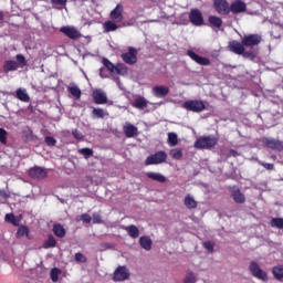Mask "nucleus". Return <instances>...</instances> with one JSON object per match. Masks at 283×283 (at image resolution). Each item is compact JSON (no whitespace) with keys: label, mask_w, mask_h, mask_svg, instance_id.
I'll use <instances>...</instances> for the list:
<instances>
[{"label":"nucleus","mask_w":283,"mask_h":283,"mask_svg":"<svg viewBox=\"0 0 283 283\" xmlns=\"http://www.w3.org/2000/svg\"><path fill=\"white\" fill-rule=\"evenodd\" d=\"M228 50L233 54H238L239 56H243V59H249L250 61H255V51H248L247 46H244L243 40L237 41L232 40L228 43Z\"/></svg>","instance_id":"f257e3e1"},{"label":"nucleus","mask_w":283,"mask_h":283,"mask_svg":"<svg viewBox=\"0 0 283 283\" xmlns=\"http://www.w3.org/2000/svg\"><path fill=\"white\" fill-rule=\"evenodd\" d=\"M243 41V45L245 48H250V50H248V52L254 51L255 52V59L258 57V53H259V46L260 43H262V35L258 34V33H250L248 35H244L242 38Z\"/></svg>","instance_id":"f03ea898"},{"label":"nucleus","mask_w":283,"mask_h":283,"mask_svg":"<svg viewBox=\"0 0 283 283\" xmlns=\"http://www.w3.org/2000/svg\"><path fill=\"white\" fill-rule=\"evenodd\" d=\"M15 60H8L3 64V72L8 74L9 72H17L18 67H25L28 65V61H25V56L23 54L15 55Z\"/></svg>","instance_id":"7ed1b4c3"},{"label":"nucleus","mask_w":283,"mask_h":283,"mask_svg":"<svg viewBox=\"0 0 283 283\" xmlns=\"http://www.w3.org/2000/svg\"><path fill=\"white\" fill-rule=\"evenodd\" d=\"M218 145V137L213 135L201 136L195 142L196 149H213Z\"/></svg>","instance_id":"20e7f679"},{"label":"nucleus","mask_w":283,"mask_h":283,"mask_svg":"<svg viewBox=\"0 0 283 283\" xmlns=\"http://www.w3.org/2000/svg\"><path fill=\"white\" fill-rule=\"evenodd\" d=\"M249 271L253 277L261 280V282H269V274L266 271L260 268V264L255 261H251L249 264Z\"/></svg>","instance_id":"39448f33"},{"label":"nucleus","mask_w":283,"mask_h":283,"mask_svg":"<svg viewBox=\"0 0 283 283\" xmlns=\"http://www.w3.org/2000/svg\"><path fill=\"white\" fill-rule=\"evenodd\" d=\"M184 109L188 112H193L195 114H200V112H205L207 109V105L202 99H189L186 101L182 105Z\"/></svg>","instance_id":"423d86ee"},{"label":"nucleus","mask_w":283,"mask_h":283,"mask_svg":"<svg viewBox=\"0 0 283 283\" xmlns=\"http://www.w3.org/2000/svg\"><path fill=\"white\" fill-rule=\"evenodd\" d=\"M163 163H167V153L164 150H159L154 155H150L146 158L145 165H163Z\"/></svg>","instance_id":"0eeeda50"},{"label":"nucleus","mask_w":283,"mask_h":283,"mask_svg":"<svg viewBox=\"0 0 283 283\" xmlns=\"http://www.w3.org/2000/svg\"><path fill=\"white\" fill-rule=\"evenodd\" d=\"M122 60L127 65H136L138 63V50L136 48H128V52L122 54Z\"/></svg>","instance_id":"6e6552de"},{"label":"nucleus","mask_w":283,"mask_h":283,"mask_svg":"<svg viewBox=\"0 0 283 283\" xmlns=\"http://www.w3.org/2000/svg\"><path fill=\"white\" fill-rule=\"evenodd\" d=\"M129 269L125 265H119L114 271L113 282H125V280H129Z\"/></svg>","instance_id":"1a4fd4ad"},{"label":"nucleus","mask_w":283,"mask_h":283,"mask_svg":"<svg viewBox=\"0 0 283 283\" xmlns=\"http://www.w3.org/2000/svg\"><path fill=\"white\" fill-rule=\"evenodd\" d=\"M29 176L33 180H45L48 178V170L41 166H35L29 169Z\"/></svg>","instance_id":"9d476101"},{"label":"nucleus","mask_w":283,"mask_h":283,"mask_svg":"<svg viewBox=\"0 0 283 283\" xmlns=\"http://www.w3.org/2000/svg\"><path fill=\"white\" fill-rule=\"evenodd\" d=\"M262 143L264 147H268V149H273V151H283V142L280 139L264 137Z\"/></svg>","instance_id":"9b49d317"},{"label":"nucleus","mask_w":283,"mask_h":283,"mask_svg":"<svg viewBox=\"0 0 283 283\" xmlns=\"http://www.w3.org/2000/svg\"><path fill=\"white\" fill-rule=\"evenodd\" d=\"M213 8L218 14L227 15L230 14L231 4L227 0H214Z\"/></svg>","instance_id":"f8f14e48"},{"label":"nucleus","mask_w":283,"mask_h":283,"mask_svg":"<svg viewBox=\"0 0 283 283\" xmlns=\"http://www.w3.org/2000/svg\"><path fill=\"white\" fill-rule=\"evenodd\" d=\"M189 19L192 25H205V18L199 9H191Z\"/></svg>","instance_id":"ddd939ff"},{"label":"nucleus","mask_w":283,"mask_h":283,"mask_svg":"<svg viewBox=\"0 0 283 283\" xmlns=\"http://www.w3.org/2000/svg\"><path fill=\"white\" fill-rule=\"evenodd\" d=\"M231 12H232V14H242V13L247 12V3L242 0H234L230 4V13Z\"/></svg>","instance_id":"4468645a"},{"label":"nucleus","mask_w":283,"mask_h":283,"mask_svg":"<svg viewBox=\"0 0 283 283\" xmlns=\"http://www.w3.org/2000/svg\"><path fill=\"white\" fill-rule=\"evenodd\" d=\"M187 56L191 59V61H195L198 65H211V60L209 57H203L198 55L193 50L187 51Z\"/></svg>","instance_id":"2eb2a0df"},{"label":"nucleus","mask_w":283,"mask_h":283,"mask_svg":"<svg viewBox=\"0 0 283 283\" xmlns=\"http://www.w3.org/2000/svg\"><path fill=\"white\" fill-rule=\"evenodd\" d=\"M60 32H62V34H65V36L72 39L73 41H76V39H81V32L73 27H62L60 29Z\"/></svg>","instance_id":"dca6fc26"},{"label":"nucleus","mask_w":283,"mask_h":283,"mask_svg":"<svg viewBox=\"0 0 283 283\" xmlns=\"http://www.w3.org/2000/svg\"><path fill=\"white\" fill-rule=\"evenodd\" d=\"M123 6L117 4L116 8H114L109 13L111 21H114V23H122L124 17H123Z\"/></svg>","instance_id":"f3484780"},{"label":"nucleus","mask_w":283,"mask_h":283,"mask_svg":"<svg viewBox=\"0 0 283 283\" xmlns=\"http://www.w3.org/2000/svg\"><path fill=\"white\" fill-rule=\"evenodd\" d=\"M231 198H233L237 205H244L247 202V197H244V193H242V191H240L238 187L232 188Z\"/></svg>","instance_id":"a211bd4d"},{"label":"nucleus","mask_w":283,"mask_h":283,"mask_svg":"<svg viewBox=\"0 0 283 283\" xmlns=\"http://www.w3.org/2000/svg\"><path fill=\"white\" fill-rule=\"evenodd\" d=\"M153 95L156 98H165L169 95V86L157 85L153 87Z\"/></svg>","instance_id":"6ab92c4d"},{"label":"nucleus","mask_w":283,"mask_h":283,"mask_svg":"<svg viewBox=\"0 0 283 283\" xmlns=\"http://www.w3.org/2000/svg\"><path fill=\"white\" fill-rule=\"evenodd\" d=\"M93 101L96 105H105L107 104V95L103 91L96 90L93 92Z\"/></svg>","instance_id":"aec40b11"},{"label":"nucleus","mask_w":283,"mask_h":283,"mask_svg":"<svg viewBox=\"0 0 283 283\" xmlns=\"http://www.w3.org/2000/svg\"><path fill=\"white\" fill-rule=\"evenodd\" d=\"M123 132H124L126 138H134V136H138V127L134 126L130 123H126L123 126Z\"/></svg>","instance_id":"412c9836"},{"label":"nucleus","mask_w":283,"mask_h":283,"mask_svg":"<svg viewBox=\"0 0 283 283\" xmlns=\"http://www.w3.org/2000/svg\"><path fill=\"white\" fill-rule=\"evenodd\" d=\"M149 105V101H147L145 97L139 96L134 99L132 103V107H135V109H147Z\"/></svg>","instance_id":"4be33fe9"},{"label":"nucleus","mask_w":283,"mask_h":283,"mask_svg":"<svg viewBox=\"0 0 283 283\" xmlns=\"http://www.w3.org/2000/svg\"><path fill=\"white\" fill-rule=\"evenodd\" d=\"M184 205L186 209H198V201L190 193L186 195Z\"/></svg>","instance_id":"5701e85b"},{"label":"nucleus","mask_w":283,"mask_h":283,"mask_svg":"<svg viewBox=\"0 0 283 283\" xmlns=\"http://www.w3.org/2000/svg\"><path fill=\"white\" fill-rule=\"evenodd\" d=\"M154 242L151 241V238L144 235L139 238V247L144 249L145 251H151V245Z\"/></svg>","instance_id":"b1692460"},{"label":"nucleus","mask_w":283,"mask_h":283,"mask_svg":"<svg viewBox=\"0 0 283 283\" xmlns=\"http://www.w3.org/2000/svg\"><path fill=\"white\" fill-rule=\"evenodd\" d=\"M118 22H114V20H107L106 22H104L103 28H104V32L109 33V32H116V30H118V28H120V25L116 24Z\"/></svg>","instance_id":"393cba45"},{"label":"nucleus","mask_w":283,"mask_h":283,"mask_svg":"<svg viewBox=\"0 0 283 283\" xmlns=\"http://www.w3.org/2000/svg\"><path fill=\"white\" fill-rule=\"evenodd\" d=\"M125 231L127 232V235H129V238H133V240H136V238L140 235V230H138V227H136L135 224L127 226L125 228Z\"/></svg>","instance_id":"a878e982"},{"label":"nucleus","mask_w":283,"mask_h":283,"mask_svg":"<svg viewBox=\"0 0 283 283\" xmlns=\"http://www.w3.org/2000/svg\"><path fill=\"white\" fill-rule=\"evenodd\" d=\"M147 178L150 180H155L156 182L165 184L167 181V177H165L160 172H146Z\"/></svg>","instance_id":"bb28decb"},{"label":"nucleus","mask_w":283,"mask_h":283,"mask_svg":"<svg viewBox=\"0 0 283 283\" xmlns=\"http://www.w3.org/2000/svg\"><path fill=\"white\" fill-rule=\"evenodd\" d=\"M208 23H210L211 28H218V30H220V28H222V18L218 15H210L208 18Z\"/></svg>","instance_id":"cd10ccee"},{"label":"nucleus","mask_w":283,"mask_h":283,"mask_svg":"<svg viewBox=\"0 0 283 283\" xmlns=\"http://www.w3.org/2000/svg\"><path fill=\"white\" fill-rule=\"evenodd\" d=\"M272 275L274 280H277V282H282L283 280V265H275L272 268Z\"/></svg>","instance_id":"c85d7f7f"},{"label":"nucleus","mask_w":283,"mask_h":283,"mask_svg":"<svg viewBox=\"0 0 283 283\" xmlns=\"http://www.w3.org/2000/svg\"><path fill=\"white\" fill-rule=\"evenodd\" d=\"M15 96L19 101H22V103H30V95H28V93L23 88H18L15 92Z\"/></svg>","instance_id":"c756f323"},{"label":"nucleus","mask_w":283,"mask_h":283,"mask_svg":"<svg viewBox=\"0 0 283 283\" xmlns=\"http://www.w3.org/2000/svg\"><path fill=\"white\" fill-rule=\"evenodd\" d=\"M53 233L56 238H65V228L61 223L53 226Z\"/></svg>","instance_id":"7c9ffc66"},{"label":"nucleus","mask_w":283,"mask_h":283,"mask_svg":"<svg viewBox=\"0 0 283 283\" xmlns=\"http://www.w3.org/2000/svg\"><path fill=\"white\" fill-rule=\"evenodd\" d=\"M91 116H92V118H105V116H107V113H105V109H103V108L94 107Z\"/></svg>","instance_id":"2f4dec72"},{"label":"nucleus","mask_w":283,"mask_h":283,"mask_svg":"<svg viewBox=\"0 0 283 283\" xmlns=\"http://www.w3.org/2000/svg\"><path fill=\"white\" fill-rule=\"evenodd\" d=\"M54 247H56V239L51 234L48 240L44 241L43 249H54Z\"/></svg>","instance_id":"473e14b6"},{"label":"nucleus","mask_w":283,"mask_h":283,"mask_svg":"<svg viewBox=\"0 0 283 283\" xmlns=\"http://www.w3.org/2000/svg\"><path fill=\"white\" fill-rule=\"evenodd\" d=\"M102 63L104 65V67H106V70H108V72H111V74H114L115 70H116V65H114V63H112L108 59L104 57L102 60Z\"/></svg>","instance_id":"72a5a7b5"},{"label":"nucleus","mask_w":283,"mask_h":283,"mask_svg":"<svg viewBox=\"0 0 283 283\" xmlns=\"http://www.w3.org/2000/svg\"><path fill=\"white\" fill-rule=\"evenodd\" d=\"M270 224L272 228L283 229V218H272Z\"/></svg>","instance_id":"f704fd0d"},{"label":"nucleus","mask_w":283,"mask_h":283,"mask_svg":"<svg viewBox=\"0 0 283 283\" xmlns=\"http://www.w3.org/2000/svg\"><path fill=\"white\" fill-rule=\"evenodd\" d=\"M168 145L170 147H176V145H178V135L176 133L168 134Z\"/></svg>","instance_id":"c9c22d12"},{"label":"nucleus","mask_w":283,"mask_h":283,"mask_svg":"<svg viewBox=\"0 0 283 283\" xmlns=\"http://www.w3.org/2000/svg\"><path fill=\"white\" fill-rule=\"evenodd\" d=\"M78 154L84 156V158L87 160L88 158H92V156H94V150L92 148H81L78 149Z\"/></svg>","instance_id":"e433bc0d"},{"label":"nucleus","mask_w":283,"mask_h":283,"mask_svg":"<svg viewBox=\"0 0 283 283\" xmlns=\"http://www.w3.org/2000/svg\"><path fill=\"white\" fill-rule=\"evenodd\" d=\"M170 156L174 160H182V150L180 148L171 149Z\"/></svg>","instance_id":"4c0bfd02"},{"label":"nucleus","mask_w":283,"mask_h":283,"mask_svg":"<svg viewBox=\"0 0 283 283\" xmlns=\"http://www.w3.org/2000/svg\"><path fill=\"white\" fill-rule=\"evenodd\" d=\"M30 229L27 226H20L17 231V238H23V235H29Z\"/></svg>","instance_id":"58836bf2"},{"label":"nucleus","mask_w":283,"mask_h":283,"mask_svg":"<svg viewBox=\"0 0 283 283\" xmlns=\"http://www.w3.org/2000/svg\"><path fill=\"white\" fill-rule=\"evenodd\" d=\"M6 222H10L14 227H19V222L17 221V217L13 213H7L4 217Z\"/></svg>","instance_id":"ea45409f"},{"label":"nucleus","mask_w":283,"mask_h":283,"mask_svg":"<svg viewBox=\"0 0 283 283\" xmlns=\"http://www.w3.org/2000/svg\"><path fill=\"white\" fill-rule=\"evenodd\" d=\"M0 143L1 145H8V130L0 128Z\"/></svg>","instance_id":"a19ab883"},{"label":"nucleus","mask_w":283,"mask_h":283,"mask_svg":"<svg viewBox=\"0 0 283 283\" xmlns=\"http://www.w3.org/2000/svg\"><path fill=\"white\" fill-rule=\"evenodd\" d=\"M69 92L72 94V96H74V98H81V88H78V86L69 87Z\"/></svg>","instance_id":"79ce46f5"},{"label":"nucleus","mask_w":283,"mask_h":283,"mask_svg":"<svg viewBox=\"0 0 283 283\" xmlns=\"http://www.w3.org/2000/svg\"><path fill=\"white\" fill-rule=\"evenodd\" d=\"M61 274V270L57 268H53L51 270V280L52 282H59V275Z\"/></svg>","instance_id":"37998d69"},{"label":"nucleus","mask_w":283,"mask_h":283,"mask_svg":"<svg viewBox=\"0 0 283 283\" xmlns=\"http://www.w3.org/2000/svg\"><path fill=\"white\" fill-rule=\"evenodd\" d=\"M115 72L116 74H120V75L127 74V66H125V64H117L115 66Z\"/></svg>","instance_id":"c03bdc74"},{"label":"nucleus","mask_w":283,"mask_h":283,"mask_svg":"<svg viewBox=\"0 0 283 283\" xmlns=\"http://www.w3.org/2000/svg\"><path fill=\"white\" fill-rule=\"evenodd\" d=\"M75 262H80L81 264H85L87 262V256L81 252L75 253Z\"/></svg>","instance_id":"a18cd8bd"},{"label":"nucleus","mask_w":283,"mask_h":283,"mask_svg":"<svg viewBox=\"0 0 283 283\" xmlns=\"http://www.w3.org/2000/svg\"><path fill=\"white\" fill-rule=\"evenodd\" d=\"M196 282H197L196 274H193V272H188L184 280V283H196Z\"/></svg>","instance_id":"49530a36"},{"label":"nucleus","mask_w":283,"mask_h":283,"mask_svg":"<svg viewBox=\"0 0 283 283\" xmlns=\"http://www.w3.org/2000/svg\"><path fill=\"white\" fill-rule=\"evenodd\" d=\"M214 247H216V243H213L212 241H206V242H203V248H205L206 251H208L209 253H213Z\"/></svg>","instance_id":"de8ad7c7"},{"label":"nucleus","mask_w":283,"mask_h":283,"mask_svg":"<svg viewBox=\"0 0 283 283\" xmlns=\"http://www.w3.org/2000/svg\"><path fill=\"white\" fill-rule=\"evenodd\" d=\"M44 143H46L48 147H55L56 146V139L52 136H46L44 138Z\"/></svg>","instance_id":"09e8293b"},{"label":"nucleus","mask_w":283,"mask_h":283,"mask_svg":"<svg viewBox=\"0 0 283 283\" xmlns=\"http://www.w3.org/2000/svg\"><path fill=\"white\" fill-rule=\"evenodd\" d=\"M103 217L98 212L93 213V224H103Z\"/></svg>","instance_id":"8fccbe9b"},{"label":"nucleus","mask_w":283,"mask_h":283,"mask_svg":"<svg viewBox=\"0 0 283 283\" xmlns=\"http://www.w3.org/2000/svg\"><path fill=\"white\" fill-rule=\"evenodd\" d=\"M259 165H261V167H264V169H268V171H273L275 169V166L273 164L259 161Z\"/></svg>","instance_id":"3c124183"},{"label":"nucleus","mask_w":283,"mask_h":283,"mask_svg":"<svg viewBox=\"0 0 283 283\" xmlns=\"http://www.w3.org/2000/svg\"><path fill=\"white\" fill-rule=\"evenodd\" d=\"M81 220L82 222H84L85 224H90V222H92V216L87 214V213H82L81 214Z\"/></svg>","instance_id":"603ef678"},{"label":"nucleus","mask_w":283,"mask_h":283,"mask_svg":"<svg viewBox=\"0 0 283 283\" xmlns=\"http://www.w3.org/2000/svg\"><path fill=\"white\" fill-rule=\"evenodd\" d=\"M72 136L76 139V140H83V134L81 132H78L77 129L72 132Z\"/></svg>","instance_id":"864d4df0"},{"label":"nucleus","mask_w":283,"mask_h":283,"mask_svg":"<svg viewBox=\"0 0 283 283\" xmlns=\"http://www.w3.org/2000/svg\"><path fill=\"white\" fill-rule=\"evenodd\" d=\"M53 6H67V0H51Z\"/></svg>","instance_id":"5fc2aeb1"},{"label":"nucleus","mask_w":283,"mask_h":283,"mask_svg":"<svg viewBox=\"0 0 283 283\" xmlns=\"http://www.w3.org/2000/svg\"><path fill=\"white\" fill-rule=\"evenodd\" d=\"M99 76L102 78H107V75L105 74V67L99 69Z\"/></svg>","instance_id":"6e6d98bb"},{"label":"nucleus","mask_w":283,"mask_h":283,"mask_svg":"<svg viewBox=\"0 0 283 283\" xmlns=\"http://www.w3.org/2000/svg\"><path fill=\"white\" fill-rule=\"evenodd\" d=\"M230 156H233V158H238V156H240V154L237 153V150L231 149V150H230Z\"/></svg>","instance_id":"4d7b16f0"},{"label":"nucleus","mask_w":283,"mask_h":283,"mask_svg":"<svg viewBox=\"0 0 283 283\" xmlns=\"http://www.w3.org/2000/svg\"><path fill=\"white\" fill-rule=\"evenodd\" d=\"M3 19H6V15L3 14V11H0V22L3 21Z\"/></svg>","instance_id":"13d9d810"},{"label":"nucleus","mask_w":283,"mask_h":283,"mask_svg":"<svg viewBox=\"0 0 283 283\" xmlns=\"http://www.w3.org/2000/svg\"><path fill=\"white\" fill-rule=\"evenodd\" d=\"M0 196H2L3 198H10V195H8L6 192H0Z\"/></svg>","instance_id":"bf43d9fd"}]
</instances>
